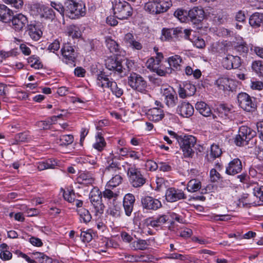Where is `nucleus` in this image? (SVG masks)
Wrapping results in <instances>:
<instances>
[{"label":"nucleus","instance_id":"obj_41","mask_svg":"<svg viewBox=\"0 0 263 263\" xmlns=\"http://www.w3.org/2000/svg\"><path fill=\"white\" fill-rule=\"evenodd\" d=\"M201 182L198 180H191L187 184L186 189L189 192H195L200 189Z\"/></svg>","mask_w":263,"mask_h":263},{"label":"nucleus","instance_id":"obj_63","mask_svg":"<svg viewBox=\"0 0 263 263\" xmlns=\"http://www.w3.org/2000/svg\"><path fill=\"white\" fill-rule=\"evenodd\" d=\"M61 116H53L47 121H41L40 123L43 124V128H47L50 125L54 123V120H55L57 118H59Z\"/></svg>","mask_w":263,"mask_h":263},{"label":"nucleus","instance_id":"obj_60","mask_svg":"<svg viewBox=\"0 0 263 263\" xmlns=\"http://www.w3.org/2000/svg\"><path fill=\"white\" fill-rule=\"evenodd\" d=\"M109 160L108 161V165L107 167V169L109 171L111 170L115 169V170L117 168H119V164L118 163L115 162L113 161V154H110V156L109 157Z\"/></svg>","mask_w":263,"mask_h":263},{"label":"nucleus","instance_id":"obj_48","mask_svg":"<svg viewBox=\"0 0 263 263\" xmlns=\"http://www.w3.org/2000/svg\"><path fill=\"white\" fill-rule=\"evenodd\" d=\"M28 62L31 67L35 69H40L43 67V65L40 61L39 58L37 57L34 55L30 57L29 58Z\"/></svg>","mask_w":263,"mask_h":263},{"label":"nucleus","instance_id":"obj_34","mask_svg":"<svg viewBox=\"0 0 263 263\" xmlns=\"http://www.w3.org/2000/svg\"><path fill=\"white\" fill-rule=\"evenodd\" d=\"M214 110L215 114L228 115L232 113L233 107L231 105L220 104L215 105Z\"/></svg>","mask_w":263,"mask_h":263},{"label":"nucleus","instance_id":"obj_36","mask_svg":"<svg viewBox=\"0 0 263 263\" xmlns=\"http://www.w3.org/2000/svg\"><path fill=\"white\" fill-rule=\"evenodd\" d=\"M66 33L72 39H78L81 36L79 27L74 25H70L67 27Z\"/></svg>","mask_w":263,"mask_h":263},{"label":"nucleus","instance_id":"obj_35","mask_svg":"<svg viewBox=\"0 0 263 263\" xmlns=\"http://www.w3.org/2000/svg\"><path fill=\"white\" fill-rule=\"evenodd\" d=\"M249 24L254 28L259 27L263 24V13L258 12L253 13L250 17Z\"/></svg>","mask_w":263,"mask_h":263},{"label":"nucleus","instance_id":"obj_18","mask_svg":"<svg viewBox=\"0 0 263 263\" xmlns=\"http://www.w3.org/2000/svg\"><path fill=\"white\" fill-rule=\"evenodd\" d=\"M28 23L27 17L21 13L13 16L11 21V27L16 31L22 30Z\"/></svg>","mask_w":263,"mask_h":263},{"label":"nucleus","instance_id":"obj_10","mask_svg":"<svg viewBox=\"0 0 263 263\" xmlns=\"http://www.w3.org/2000/svg\"><path fill=\"white\" fill-rule=\"evenodd\" d=\"M102 198L101 192L98 187H93L89 194V199L97 213H103L105 206L102 203Z\"/></svg>","mask_w":263,"mask_h":263},{"label":"nucleus","instance_id":"obj_24","mask_svg":"<svg viewBox=\"0 0 263 263\" xmlns=\"http://www.w3.org/2000/svg\"><path fill=\"white\" fill-rule=\"evenodd\" d=\"M135 202L134 195L130 193L126 194L123 198V205L126 216H130L133 212Z\"/></svg>","mask_w":263,"mask_h":263},{"label":"nucleus","instance_id":"obj_51","mask_svg":"<svg viewBox=\"0 0 263 263\" xmlns=\"http://www.w3.org/2000/svg\"><path fill=\"white\" fill-rule=\"evenodd\" d=\"M122 181V177L119 174L114 175V176L108 182V186L116 187L119 185Z\"/></svg>","mask_w":263,"mask_h":263},{"label":"nucleus","instance_id":"obj_2","mask_svg":"<svg viewBox=\"0 0 263 263\" xmlns=\"http://www.w3.org/2000/svg\"><path fill=\"white\" fill-rule=\"evenodd\" d=\"M172 6L171 0H153L145 4V10L153 14L167 11Z\"/></svg>","mask_w":263,"mask_h":263},{"label":"nucleus","instance_id":"obj_9","mask_svg":"<svg viewBox=\"0 0 263 263\" xmlns=\"http://www.w3.org/2000/svg\"><path fill=\"white\" fill-rule=\"evenodd\" d=\"M128 85L134 90L144 92L147 87L146 82L139 74L132 73L128 78Z\"/></svg>","mask_w":263,"mask_h":263},{"label":"nucleus","instance_id":"obj_43","mask_svg":"<svg viewBox=\"0 0 263 263\" xmlns=\"http://www.w3.org/2000/svg\"><path fill=\"white\" fill-rule=\"evenodd\" d=\"M33 254L35 256V259H37L40 263L52 262V259L43 253L36 252L33 253Z\"/></svg>","mask_w":263,"mask_h":263},{"label":"nucleus","instance_id":"obj_49","mask_svg":"<svg viewBox=\"0 0 263 263\" xmlns=\"http://www.w3.org/2000/svg\"><path fill=\"white\" fill-rule=\"evenodd\" d=\"M263 62L261 61H255L252 63V69L258 76H260L262 71Z\"/></svg>","mask_w":263,"mask_h":263},{"label":"nucleus","instance_id":"obj_13","mask_svg":"<svg viewBox=\"0 0 263 263\" xmlns=\"http://www.w3.org/2000/svg\"><path fill=\"white\" fill-rule=\"evenodd\" d=\"M106 67L109 70L115 71L120 77H123L126 74L125 69H123L120 61L112 58H108L105 61Z\"/></svg>","mask_w":263,"mask_h":263},{"label":"nucleus","instance_id":"obj_32","mask_svg":"<svg viewBox=\"0 0 263 263\" xmlns=\"http://www.w3.org/2000/svg\"><path fill=\"white\" fill-rule=\"evenodd\" d=\"M167 61L170 67L172 69L179 70L180 69L181 64L183 62L182 60L180 55H174L167 58Z\"/></svg>","mask_w":263,"mask_h":263},{"label":"nucleus","instance_id":"obj_4","mask_svg":"<svg viewBox=\"0 0 263 263\" xmlns=\"http://www.w3.org/2000/svg\"><path fill=\"white\" fill-rule=\"evenodd\" d=\"M97 84L102 88H109L113 94L120 97L123 94V90L119 88L117 83L112 79L110 80L104 73L98 75Z\"/></svg>","mask_w":263,"mask_h":263},{"label":"nucleus","instance_id":"obj_19","mask_svg":"<svg viewBox=\"0 0 263 263\" xmlns=\"http://www.w3.org/2000/svg\"><path fill=\"white\" fill-rule=\"evenodd\" d=\"M182 33L181 29L176 28L172 29L163 28L161 31L160 39L163 41H170L174 38H178Z\"/></svg>","mask_w":263,"mask_h":263},{"label":"nucleus","instance_id":"obj_58","mask_svg":"<svg viewBox=\"0 0 263 263\" xmlns=\"http://www.w3.org/2000/svg\"><path fill=\"white\" fill-rule=\"evenodd\" d=\"M60 48V42L58 39L55 40L51 43L48 48V49L51 52L54 53L58 51Z\"/></svg>","mask_w":263,"mask_h":263},{"label":"nucleus","instance_id":"obj_59","mask_svg":"<svg viewBox=\"0 0 263 263\" xmlns=\"http://www.w3.org/2000/svg\"><path fill=\"white\" fill-rule=\"evenodd\" d=\"M253 194L255 196L258 198L261 202H263V186H256L254 189Z\"/></svg>","mask_w":263,"mask_h":263},{"label":"nucleus","instance_id":"obj_17","mask_svg":"<svg viewBox=\"0 0 263 263\" xmlns=\"http://www.w3.org/2000/svg\"><path fill=\"white\" fill-rule=\"evenodd\" d=\"M162 92L165 97V101L166 105L170 107L175 106L177 102L178 98L173 88L171 87L163 88L162 89Z\"/></svg>","mask_w":263,"mask_h":263},{"label":"nucleus","instance_id":"obj_29","mask_svg":"<svg viewBox=\"0 0 263 263\" xmlns=\"http://www.w3.org/2000/svg\"><path fill=\"white\" fill-rule=\"evenodd\" d=\"M12 11L4 5H0V21L4 23H11Z\"/></svg>","mask_w":263,"mask_h":263},{"label":"nucleus","instance_id":"obj_26","mask_svg":"<svg viewBox=\"0 0 263 263\" xmlns=\"http://www.w3.org/2000/svg\"><path fill=\"white\" fill-rule=\"evenodd\" d=\"M129 174L130 179L134 187H140L145 183V179L137 170H131Z\"/></svg>","mask_w":263,"mask_h":263},{"label":"nucleus","instance_id":"obj_8","mask_svg":"<svg viewBox=\"0 0 263 263\" xmlns=\"http://www.w3.org/2000/svg\"><path fill=\"white\" fill-rule=\"evenodd\" d=\"M239 106L247 112H253L256 109L255 99L246 92H240L237 95Z\"/></svg>","mask_w":263,"mask_h":263},{"label":"nucleus","instance_id":"obj_57","mask_svg":"<svg viewBox=\"0 0 263 263\" xmlns=\"http://www.w3.org/2000/svg\"><path fill=\"white\" fill-rule=\"evenodd\" d=\"M15 139L17 142H27L30 139V137L27 133H21L17 134Z\"/></svg>","mask_w":263,"mask_h":263},{"label":"nucleus","instance_id":"obj_42","mask_svg":"<svg viewBox=\"0 0 263 263\" xmlns=\"http://www.w3.org/2000/svg\"><path fill=\"white\" fill-rule=\"evenodd\" d=\"M107 213L115 218H118L120 216V207L117 204H113L109 205Z\"/></svg>","mask_w":263,"mask_h":263},{"label":"nucleus","instance_id":"obj_6","mask_svg":"<svg viewBox=\"0 0 263 263\" xmlns=\"http://www.w3.org/2000/svg\"><path fill=\"white\" fill-rule=\"evenodd\" d=\"M177 141L182 149L184 156L185 157H192L194 154L193 147L196 142L195 137L192 135L181 136L180 138H177Z\"/></svg>","mask_w":263,"mask_h":263},{"label":"nucleus","instance_id":"obj_55","mask_svg":"<svg viewBox=\"0 0 263 263\" xmlns=\"http://www.w3.org/2000/svg\"><path fill=\"white\" fill-rule=\"evenodd\" d=\"M2 1L7 4L11 5L16 9L21 8L23 5V0H2Z\"/></svg>","mask_w":263,"mask_h":263},{"label":"nucleus","instance_id":"obj_28","mask_svg":"<svg viewBox=\"0 0 263 263\" xmlns=\"http://www.w3.org/2000/svg\"><path fill=\"white\" fill-rule=\"evenodd\" d=\"M27 31L30 37L34 41H38L42 35L41 29L33 23L27 25Z\"/></svg>","mask_w":263,"mask_h":263},{"label":"nucleus","instance_id":"obj_1","mask_svg":"<svg viewBox=\"0 0 263 263\" xmlns=\"http://www.w3.org/2000/svg\"><path fill=\"white\" fill-rule=\"evenodd\" d=\"M112 9L115 16L119 20L128 19L133 14V8L123 0H115Z\"/></svg>","mask_w":263,"mask_h":263},{"label":"nucleus","instance_id":"obj_39","mask_svg":"<svg viewBox=\"0 0 263 263\" xmlns=\"http://www.w3.org/2000/svg\"><path fill=\"white\" fill-rule=\"evenodd\" d=\"M195 107L201 115H209L210 114H212L211 108L203 102H197Z\"/></svg>","mask_w":263,"mask_h":263},{"label":"nucleus","instance_id":"obj_30","mask_svg":"<svg viewBox=\"0 0 263 263\" xmlns=\"http://www.w3.org/2000/svg\"><path fill=\"white\" fill-rule=\"evenodd\" d=\"M77 180L79 184L89 185L92 184L95 179L91 173L84 172L79 173Z\"/></svg>","mask_w":263,"mask_h":263},{"label":"nucleus","instance_id":"obj_53","mask_svg":"<svg viewBox=\"0 0 263 263\" xmlns=\"http://www.w3.org/2000/svg\"><path fill=\"white\" fill-rule=\"evenodd\" d=\"M222 154V151L219 146L216 144H213L211 146L210 156L213 158L215 159L219 157Z\"/></svg>","mask_w":263,"mask_h":263},{"label":"nucleus","instance_id":"obj_23","mask_svg":"<svg viewBox=\"0 0 263 263\" xmlns=\"http://www.w3.org/2000/svg\"><path fill=\"white\" fill-rule=\"evenodd\" d=\"M168 220L166 215H160L158 217H148L144 220V224L147 227L157 228L165 223Z\"/></svg>","mask_w":263,"mask_h":263},{"label":"nucleus","instance_id":"obj_12","mask_svg":"<svg viewBox=\"0 0 263 263\" xmlns=\"http://www.w3.org/2000/svg\"><path fill=\"white\" fill-rule=\"evenodd\" d=\"M178 87L179 96L182 99L194 95L196 91L195 86L187 81L179 84Z\"/></svg>","mask_w":263,"mask_h":263},{"label":"nucleus","instance_id":"obj_11","mask_svg":"<svg viewBox=\"0 0 263 263\" xmlns=\"http://www.w3.org/2000/svg\"><path fill=\"white\" fill-rule=\"evenodd\" d=\"M214 85L219 90L223 91H233L236 85V81L226 76L219 77L214 82Z\"/></svg>","mask_w":263,"mask_h":263},{"label":"nucleus","instance_id":"obj_54","mask_svg":"<svg viewBox=\"0 0 263 263\" xmlns=\"http://www.w3.org/2000/svg\"><path fill=\"white\" fill-rule=\"evenodd\" d=\"M80 237L83 242H90L92 239V235L91 234V230L90 229L84 231H81Z\"/></svg>","mask_w":263,"mask_h":263},{"label":"nucleus","instance_id":"obj_50","mask_svg":"<svg viewBox=\"0 0 263 263\" xmlns=\"http://www.w3.org/2000/svg\"><path fill=\"white\" fill-rule=\"evenodd\" d=\"M148 245L147 241L143 239H139L133 242V247L137 250H144L147 248Z\"/></svg>","mask_w":263,"mask_h":263},{"label":"nucleus","instance_id":"obj_62","mask_svg":"<svg viewBox=\"0 0 263 263\" xmlns=\"http://www.w3.org/2000/svg\"><path fill=\"white\" fill-rule=\"evenodd\" d=\"M250 87L253 90H260L263 88V83L259 81H251Z\"/></svg>","mask_w":263,"mask_h":263},{"label":"nucleus","instance_id":"obj_38","mask_svg":"<svg viewBox=\"0 0 263 263\" xmlns=\"http://www.w3.org/2000/svg\"><path fill=\"white\" fill-rule=\"evenodd\" d=\"M105 42L106 46L110 52L118 54L119 46L117 42L110 37L106 38Z\"/></svg>","mask_w":263,"mask_h":263},{"label":"nucleus","instance_id":"obj_44","mask_svg":"<svg viewBox=\"0 0 263 263\" xmlns=\"http://www.w3.org/2000/svg\"><path fill=\"white\" fill-rule=\"evenodd\" d=\"M58 140L57 143L60 145H68L73 142V137L71 135H65L61 136Z\"/></svg>","mask_w":263,"mask_h":263},{"label":"nucleus","instance_id":"obj_21","mask_svg":"<svg viewBox=\"0 0 263 263\" xmlns=\"http://www.w3.org/2000/svg\"><path fill=\"white\" fill-rule=\"evenodd\" d=\"M242 165L241 160L235 158L231 160L226 167V173L229 175H235L241 172Z\"/></svg>","mask_w":263,"mask_h":263},{"label":"nucleus","instance_id":"obj_3","mask_svg":"<svg viewBox=\"0 0 263 263\" xmlns=\"http://www.w3.org/2000/svg\"><path fill=\"white\" fill-rule=\"evenodd\" d=\"M65 14L71 19H77L85 15V7L73 0H67L65 3Z\"/></svg>","mask_w":263,"mask_h":263},{"label":"nucleus","instance_id":"obj_40","mask_svg":"<svg viewBox=\"0 0 263 263\" xmlns=\"http://www.w3.org/2000/svg\"><path fill=\"white\" fill-rule=\"evenodd\" d=\"M77 212L79 215L81 222H83L85 223H87L91 220V216L89 212L86 209H80L77 211Z\"/></svg>","mask_w":263,"mask_h":263},{"label":"nucleus","instance_id":"obj_27","mask_svg":"<svg viewBox=\"0 0 263 263\" xmlns=\"http://www.w3.org/2000/svg\"><path fill=\"white\" fill-rule=\"evenodd\" d=\"M156 107L152 108L144 107L142 111L145 115H164V112L163 109V106L161 103L158 101H155Z\"/></svg>","mask_w":263,"mask_h":263},{"label":"nucleus","instance_id":"obj_56","mask_svg":"<svg viewBox=\"0 0 263 263\" xmlns=\"http://www.w3.org/2000/svg\"><path fill=\"white\" fill-rule=\"evenodd\" d=\"M154 170L158 167L160 171L163 172H168L171 170V166L165 162H160L158 164L154 163V165L152 166Z\"/></svg>","mask_w":263,"mask_h":263},{"label":"nucleus","instance_id":"obj_16","mask_svg":"<svg viewBox=\"0 0 263 263\" xmlns=\"http://www.w3.org/2000/svg\"><path fill=\"white\" fill-rule=\"evenodd\" d=\"M141 203L143 208L148 210H157L162 206L160 201L149 196L142 198Z\"/></svg>","mask_w":263,"mask_h":263},{"label":"nucleus","instance_id":"obj_61","mask_svg":"<svg viewBox=\"0 0 263 263\" xmlns=\"http://www.w3.org/2000/svg\"><path fill=\"white\" fill-rule=\"evenodd\" d=\"M168 258L170 259H179L181 260H184L185 261V262H187V260H189V259L187 258V256L178 253L171 254H170Z\"/></svg>","mask_w":263,"mask_h":263},{"label":"nucleus","instance_id":"obj_52","mask_svg":"<svg viewBox=\"0 0 263 263\" xmlns=\"http://www.w3.org/2000/svg\"><path fill=\"white\" fill-rule=\"evenodd\" d=\"M118 195L116 193L113 192L109 189H105L102 193V197L104 198L110 199H113V201H115L118 197Z\"/></svg>","mask_w":263,"mask_h":263},{"label":"nucleus","instance_id":"obj_46","mask_svg":"<svg viewBox=\"0 0 263 263\" xmlns=\"http://www.w3.org/2000/svg\"><path fill=\"white\" fill-rule=\"evenodd\" d=\"M50 6L58 12L62 16H64L65 12V5L64 7L62 4L59 2L51 1Z\"/></svg>","mask_w":263,"mask_h":263},{"label":"nucleus","instance_id":"obj_5","mask_svg":"<svg viewBox=\"0 0 263 263\" xmlns=\"http://www.w3.org/2000/svg\"><path fill=\"white\" fill-rule=\"evenodd\" d=\"M163 59V55L162 53H157V56L155 59L154 57L149 58L146 63L147 68L156 72L160 76H164L167 73H171L170 68H165L164 69L162 68L160 63Z\"/></svg>","mask_w":263,"mask_h":263},{"label":"nucleus","instance_id":"obj_25","mask_svg":"<svg viewBox=\"0 0 263 263\" xmlns=\"http://www.w3.org/2000/svg\"><path fill=\"white\" fill-rule=\"evenodd\" d=\"M188 16L194 24L200 22L204 17L203 10L198 7H195L188 11Z\"/></svg>","mask_w":263,"mask_h":263},{"label":"nucleus","instance_id":"obj_37","mask_svg":"<svg viewBox=\"0 0 263 263\" xmlns=\"http://www.w3.org/2000/svg\"><path fill=\"white\" fill-rule=\"evenodd\" d=\"M57 165L58 162L55 160L49 159L45 161L40 162L37 168L40 171H42L45 169L54 168Z\"/></svg>","mask_w":263,"mask_h":263},{"label":"nucleus","instance_id":"obj_64","mask_svg":"<svg viewBox=\"0 0 263 263\" xmlns=\"http://www.w3.org/2000/svg\"><path fill=\"white\" fill-rule=\"evenodd\" d=\"M210 178L212 182H216L220 179V175L215 169L213 168L210 171Z\"/></svg>","mask_w":263,"mask_h":263},{"label":"nucleus","instance_id":"obj_45","mask_svg":"<svg viewBox=\"0 0 263 263\" xmlns=\"http://www.w3.org/2000/svg\"><path fill=\"white\" fill-rule=\"evenodd\" d=\"M97 142L93 144V147L99 151L103 149V147L105 146L106 143L104 139L102 136L101 133H98L96 137Z\"/></svg>","mask_w":263,"mask_h":263},{"label":"nucleus","instance_id":"obj_31","mask_svg":"<svg viewBox=\"0 0 263 263\" xmlns=\"http://www.w3.org/2000/svg\"><path fill=\"white\" fill-rule=\"evenodd\" d=\"M239 132L241 137L244 138L246 144L256 135V132L254 130L245 126H241Z\"/></svg>","mask_w":263,"mask_h":263},{"label":"nucleus","instance_id":"obj_33","mask_svg":"<svg viewBox=\"0 0 263 263\" xmlns=\"http://www.w3.org/2000/svg\"><path fill=\"white\" fill-rule=\"evenodd\" d=\"M178 111L180 115H193L194 109L193 106L188 102H182L178 106Z\"/></svg>","mask_w":263,"mask_h":263},{"label":"nucleus","instance_id":"obj_22","mask_svg":"<svg viewBox=\"0 0 263 263\" xmlns=\"http://www.w3.org/2000/svg\"><path fill=\"white\" fill-rule=\"evenodd\" d=\"M123 42L128 47L133 50H140L143 47L142 44L140 41L135 39L134 35L130 33H127L125 34Z\"/></svg>","mask_w":263,"mask_h":263},{"label":"nucleus","instance_id":"obj_47","mask_svg":"<svg viewBox=\"0 0 263 263\" xmlns=\"http://www.w3.org/2000/svg\"><path fill=\"white\" fill-rule=\"evenodd\" d=\"M174 16L181 22H185L189 17L188 11L182 9H177L174 12Z\"/></svg>","mask_w":263,"mask_h":263},{"label":"nucleus","instance_id":"obj_14","mask_svg":"<svg viewBox=\"0 0 263 263\" xmlns=\"http://www.w3.org/2000/svg\"><path fill=\"white\" fill-rule=\"evenodd\" d=\"M63 61L67 64H72L76 59V52L73 47L69 43H65L61 49Z\"/></svg>","mask_w":263,"mask_h":263},{"label":"nucleus","instance_id":"obj_7","mask_svg":"<svg viewBox=\"0 0 263 263\" xmlns=\"http://www.w3.org/2000/svg\"><path fill=\"white\" fill-rule=\"evenodd\" d=\"M30 13L32 15L39 16L41 18L53 20L55 16L52 8L40 4H34L31 6Z\"/></svg>","mask_w":263,"mask_h":263},{"label":"nucleus","instance_id":"obj_20","mask_svg":"<svg viewBox=\"0 0 263 263\" xmlns=\"http://www.w3.org/2000/svg\"><path fill=\"white\" fill-rule=\"evenodd\" d=\"M222 64L227 69L237 68L241 64L240 59L238 56L229 54L223 58Z\"/></svg>","mask_w":263,"mask_h":263},{"label":"nucleus","instance_id":"obj_15","mask_svg":"<svg viewBox=\"0 0 263 263\" xmlns=\"http://www.w3.org/2000/svg\"><path fill=\"white\" fill-rule=\"evenodd\" d=\"M185 198V195L181 190L176 189L174 187H170L165 192V199L168 202H174Z\"/></svg>","mask_w":263,"mask_h":263}]
</instances>
